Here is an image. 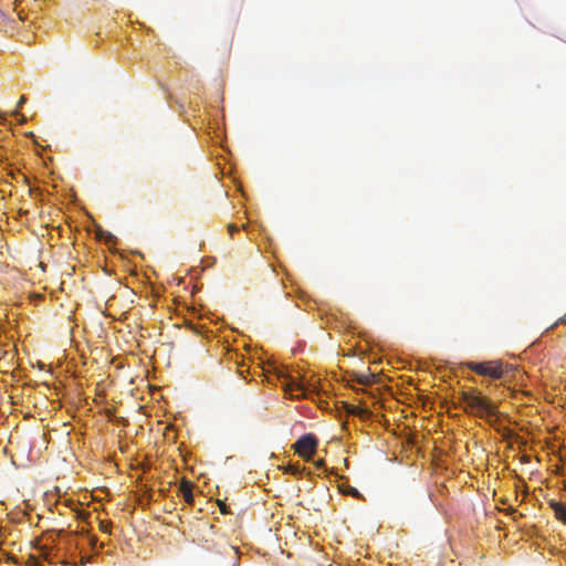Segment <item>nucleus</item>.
Masks as SVG:
<instances>
[{"label": "nucleus", "mask_w": 566, "mask_h": 566, "mask_svg": "<svg viewBox=\"0 0 566 566\" xmlns=\"http://www.w3.org/2000/svg\"><path fill=\"white\" fill-rule=\"evenodd\" d=\"M284 471H285L286 473H290V474L296 475V474H300V473H301L302 469H301V468H300V465H297V464H290V465H287V467L284 469Z\"/></svg>", "instance_id": "nucleus-11"}, {"label": "nucleus", "mask_w": 566, "mask_h": 566, "mask_svg": "<svg viewBox=\"0 0 566 566\" xmlns=\"http://www.w3.org/2000/svg\"><path fill=\"white\" fill-rule=\"evenodd\" d=\"M219 507L222 514L228 513L227 505L223 502H219Z\"/></svg>", "instance_id": "nucleus-15"}, {"label": "nucleus", "mask_w": 566, "mask_h": 566, "mask_svg": "<svg viewBox=\"0 0 566 566\" xmlns=\"http://www.w3.org/2000/svg\"><path fill=\"white\" fill-rule=\"evenodd\" d=\"M285 390L289 392L298 391L300 394H297L295 398H302L305 396L303 384L294 378H291L290 381L285 384Z\"/></svg>", "instance_id": "nucleus-6"}, {"label": "nucleus", "mask_w": 566, "mask_h": 566, "mask_svg": "<svg viewBox=\"0 0 566 566\" xmlns=\"http://www.w3.org/2000/svg\"><path fill=\"white\" fill-rule=\"evenodd\" d=\"M468 369L485 377L500 379L504 375L503 364L499 360H490L483 363L468 361L465 363Z\"/></svg>", "instance_id": "nucleus-3"}, {"label": "nucleus", "mask_w": 566, "mask_h": 566, "mask_svg": "<svg viewBox=\"0 0 566 566\" xmlns=\"http://www.w3.org/2000/svg\"><path fill=\"white\" fill-rule=\"evenodd\" d=\"M318 444L317 438L312 433L303 434L295 443L294 449L295 452L305 459L306 461L311 460L313 454L316 452V448Z\"/></svg>", "instance_id": "nucleus-4"}, {"label": "nucleus", "mask_w": 566, "mask_h": 566, "mask_svg": "<svg viewBox=\"0 0 566 566\" xmlns=\"http://www.w3.org/2000/svg\"><path fill=\"white\" fill-rule=\"evenodd\" d=\"M111 528V523L108 522H101V531L108 533Z\"/></svg>", "instance_id": "nucleus-13"}, {"label": "nucleus", "mask_w": 566, "mask_h": 566, "mask_svg": "<svg viewBox=\"0 0 566 566\" xmlns=\"http://www.w3.org/2000/svg\"><path fill=\"white\" fill-rule=\"evenodd\" d=\"M228 230H229L230 234L232 235L234 232H237L239 230V228L235 224L230 223L228 226Z\"/></svg>", "instance_id": "nucleus-14"}, {"label": "nucleus", "mask_w": 566, "mask_h": 566, "mask_svg": "<svg viewBox=\"0 0 566 566\" xmlns=\"http://www.w3.org/2000/svg\"><path fill=\"white\" fill-rule=\"evenodd\" d=\"M340 490L346 495H350V496L356 497V499H360L361 497V494L359 493V491L356 488L352 486V485H342Z\"/></svg>", "instance_id": "nucleus-8"}, {"label": "nucleus", "mask_w": 566, "mask_h": 566, "mask_svg": "<svg viewBox=\"0 0 566 566\" xmlns=\"http://www.w3.org/2000/svg\"><path fill=\"white\" fill-rule=\"evenodd\" d=\"M324 464H325V462H324V460H323V459H321V460L316 461V463H315V465H316L317 468H322Z\"/></svg>", "instance_id": "nucleus-17"}, {"label": "nucleus", "mask_w": 566, "mask_h": 566, "mask_svg": "<svg viewBox=\"0 0 566 566\" xmlns=\"http://www.w3.org/2000/svg\"><path fill=\"white\" fill-rule=\"evenodd\" d=\"M548 505L554 511L555 517L566 525V503L551 500Z\"/></svg>", "instance_id": "nucleus-5"}, {"label": "nucleus", "mask_w": 566, "mask_h": 566, "mask_svg": "<svg viewBox=\"0 0 566 566\" xmlns=\"http://www.w3.org/2000/svg\"><path fill=\"white\" fill-rule=\"evenodd\" d=\"M370 377H373V375L361 374L358 376V382L361 385H368L370 382Z\"/></svg>", "instance_id": "nucleus-12"}, {"label": "nucleus", "mask_w": 566, "mask_h": 566, "mask_svg": "<svg viewBox=\"0 0 566 566\" xmlns=\"http://www.w3.org/2000/svg\"><path fill=\"white\" fill-rule=\"evenodd\" d=\"M27 102V97L24 95H22L18 102V107L22 106V104H24Z\"/></svg>", "instance_id": "nucleus-16"}, {"label": "nucleus", "mask_w": 566, "mask_h": 566, "mask_svg": "<svg viewBox=\"0 0 566 566\" xmlns=\"http://www.w3.org/2000/svg\"><path fill=\"white\" fill-rule=\"evenodd\" d=\"M39 191H40L39 189H33V188L29 189L30 196H33L34 192H39Z\"/></svg>", "instance_id": "nucleus-18"}, {"label": "nucleus", "mask_w": 566, "mask_h": 566, "mask_svg": "<svg viewBox=\"0 0 566 566\" xmlns=\"http://www.w3.org/2000/svg\"><path fill=\"white\" fill-rule=\"evenodd\" d=\"M462 401L467 405L465 410L476 417H493L496 413V405L475 390L462 394Z\"/></svg>", "instance_id": "nucleus-2"}, {"label": "nucleus", "mask_w": 566, "mask_h": 566, "mask_svg": "<svg viewBox=\"0 0 566 566\" xmlns=\"http://www.w3.org/2000/svg\"><path fill=\"white\" fill-rule=\"evenodd\" d=\"M9 176L11 177L12 180L19 182L20 180L24 184H28L29 180H28V177L23 174H21L19 170H10L9 171Z\"/></svg>", "instance_id": "nucleus-10"}, {"label": "nucleus", "mask_w": 566, "mask_h": 566, "mask_svg": "<svg viewBox=\"0 0 566 566\" xmlns=\"http://www.w3.org/2000/svg\"><path fill=\"white\" fill-rule=\"evenodd\" d=\"M345 410H346L347 413L354 415V416L363 417L365 415V410H363L359 407L354 406V405L346 403L345 405Z\"/></svg>", "instance_id": "nucleus-9"}, {"label": "nucleus", "mask_w": 566, "mask_h": 566, "mask_svg": "<svg viewBox=\"0 0 566 566\" xmlns=\"http://www.w3.org/2000/svg\"><path fill=\"white\" fill-rule=\"evenodd\" d=\"M180 493L182 494V497L188 504L193 503V493H192V484L189 481H182L180 484Z\"/></svg>", "instance_id": "nucleus-7"}, {"label": "nucleus", "mask_w": 566, "mask_h": 566, "mask_svg": "<svg viewBox=\"0 0 566 566\" xmlns=\"http://www.w3.org/2000/svg\"><path fill=\"white\" fill-rule=\"evenodd\" d=\"M59 535H64L63 543L69 552L78 551L80 563L85 565L90 562L91 557L83 554L84 551L90 547L94 548L97 542L95 536H91L84 528L81 532H69L65 533L63 530L59 532Z\"/></svg>", "instance_id": "nucleus-1"}]
</instances>
